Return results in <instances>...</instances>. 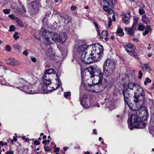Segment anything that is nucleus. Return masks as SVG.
<instances>
[{"label":"nucleus","mask_w":154,"mask_h":154,"mask_svg":"<svg viewBox=\"0 0 154 154\" xmlns=\"http://www.w3.org/2000/svg\"><path fill=\"white\" fill-rule=\"evenodd\" d=\"M86 50L93 58L91 61L96 62L101 59L103 51L102 45L99 44H93L87 46Z\"/></svg>","instance_id":"1"},{"label":"nucleus","mask_w":154,"mask_h":154,"mask_svg":"<svg viewBox=\"0 0 154 154\" xmlns=\"http://www.w3.org/2000/svg\"><path fill=\"white\" fill-rule=\"evenodd\" d=\"M134 91L135 95L139 92L140 93L144 91L137 84L134 82H131L125 86L123 89V94L124 100L126 103H128V99L130 97V94L129 92V90Z\"/></svg>","instance_id":"2"},{"label":"nucleus","mask_w":154,"mask_h":154,"mask_svg":"<svg viewBox=\"0 0 154 154\" xmlns=\"http://www.w3.org/2000/svg\"><path fill=\"white\" fill-rule=\"evenodd\" d=\"M128 126L129 129L132 130L134 128H143L146 126L145 122L141 117L137 115H131L128 119Z\"/></svg>","instance_id":"3"},{"label":"nucleus","mask_w":154,"mask_h":154,"mask_svg":"<svg viewBox=\"0 0 154 154\" xmlns=\"http://www.w3.org/2000/svg\"><path fill=\"white\" fill-rule=\"evenodd\" d=\"M134 101L135 103V106L133 105L131 106L128 105V103H127L131 109L133 111L138 110H141L142 109H143V107H146L143 105L145 97L144 91L142 92L141 93H139V94L137 97L136 95H134Z\"/></svg>","instance_id":"4"},{"label":"nucleus","mask_w":154,"mask_h":154,"mask_svg":"<svg viewBox=\"0 0 154 154\" xmlns=\"http://www.w3.org/2000/svg\"><path fill=\"white\" fill-rule=\"evenodd\" d=\"M43 81V87L42 89L44 93H48L50 92H52L55 90L57 89L60 86V83L58 82V84L54 87V84H52L51 80L49 78H47V76L44 75ZM38 93H43L42 91L39 92Z\"/></svg>","instance_id":"5"},{"label":"nucleus","mask_w":154,"mask_h":154,"mask_svg":"<svg viewBox=\"0 0 154 154\" xmlns=\"http://www.w3.org/2000/svg\"><path fill=\"white\" fill-rule=\"evenodd\" d=\"M115 67L114 61L110 59H107L103 65V75L108 77L110 76L113 73Z\"/></svg>","instance_id":"6"},{"label":"nucleus","mask_w":154,"mask_h":154,"mask_svg":"<svg viewBox=\"0 0 154 154\" xmlns=\"http://www.w3.org/2000/svg\"><path fill=\"white\" fill-rule=\"evenodd\" d=\"M20 83L21 86L20 87L21 88H20V89L28 94H34V93L32 92V89H31V86L29 83L27 82L26 80L21 79L20 80ZM17 88L19 89L18 87Z\"/></svg>","instance_id":"7"},{"label":"nucleus","mask_w":154,"mask_h":154,"mask_svg":"<svg viewBox=\"0 0 154 154\" xmlns=\"http://www.w3.org/2000/svg\"><path fill=\"white\" fill-rule=\"evenodd\" d=\"M39 34L43 37L45 39V44L48 45H51V42L50 40V35H51V32L48 31L47 30L42 27L40 30Z\"/></svg>","instance_id":"8"},{"label":"nucleus","mask_w":154,"mask_h":154,"mask_svg":"<svg viewBox=\"0 0 154 154\" xmlns=\"http://www.w3.org/2000/svg\"><path fill=\"white\" fill-rule=\"evenodd\" d=\"M97 72L98 73V75H93V73L90 72L91 75V76L92 78L93 77V79H92V82L93 84H97L98 83H101V82L103 80V74L98 69L97 71Z\"/></svg>","instance_id":"9"},{"label":"nucleus","mask_w":154,"mask_h":154,"mask_svg":"<svg viewBox=\"0 0 154 154\" xmlns=\"http://www.w3.org/2000/svg\"><path fill=\"white\" fill-rule=\"evenodd\" d=\"M77 51L79 53L84 52V51H88L86 49L87 46L86 42L85 41L79 40L77 42Z\"/></svg>","instance_id":"10"},{"label":"nucleus","mask_w":154,"mask_h":154,"mask_svg":"<svg viewBox=\"0 0 154 154\" xmlns=\"http://www.w3.org/2000/svg\"><path fill=\"white\" fill-rule=\"evenodd\" d=\"M88 51H84L83 52L82 54L81 58L82 61L84 63L86 64H89L94 62V61H92L91 59L93 60V58L89 55V56H86V55L87 54Z\"/></svg>","instance_id":"11"},{"label":"nucleus","mask_w":154,"mask_h":154,"mask_svg":"<svg viewBox=\"0 0 154 154\" xmlns=\"http://www.w3.org/2000/svg\"><path fill=\"white\" fill-rule=\"evenodd\" d=\"M101 83H98L95 84L94 92L98 93L101 91L106 87V84L105 80H103L101 82Z\"/></svg>","instance_id":"12"},{"label":"nucleus","mask_w":154,"mask_h":154,"mask_svg":"<svg viewBox=\"0 0 154 154\" xmlns=\"http://www.w3.org/2000/svg\"><path fill=\"white\" fill-rule=\"evenodd\" d=\"M51 35H50V40L51 41V44H53V42H59L60 41L58 39L59 35L56 33L51 32Z\"/></svg>","instance_id":"13"},{"label":"nucleus","mask_w":154,"mask_h":154,"mask_svg":"<svg viewBox=\"0 0 154 154\" xmlns=\"http://www.w3.org/2000/svg\"><path fill=\"white\" fill-rule=\"evenodd\" d=\"M67 35L66 33H61L59 35L58 39L60 40L59 42L64 43L67 38Z\"/></svg>","instance_id":"14"},{"label":"nucleus","mask_w":154,"mask_h":154,"mask_svg":"<svg viewBox=\"0 0 154 154\" xmlns=\"http://www.w3.org/2000/svg\"><path fill=\"white\" fill-rule=\"evenodd\" d=\"M31 6L33 7V8L34 9L35 13H37L38 12L39 10L41 7L40 4L37 2H33L31 4Z\"/></svg>","instance_id":"15"},{"label":"nucleus","mask_w":154,"mask_h":154,"mask_svg":"<svg viewBox=\"0 0 154 154\" xmlns=\"http://www.w3.org/2000/svg\"><path fill=\"white\" fill-rule=\"evenodd\" d=\"M136 28L132 26L131 28L125 27V31L127 32L128 34L131 35H134V30L136 29Z\"/></svg>","instance_id":"16"},{"label":"nucleus","mask_w":154,"mask_h":154,"mask_svg":"<svg viewBox=\"0 0 154 154\" xmlns=\"http://www.w3.org/2000/svg\"><path fill=\"white\" fill-rule=\"evenodd\" d=\"M141 110L142 111L141 112H142L143 113V116H142L143 118L145 119L144 121H146L149 115L148 111L146 107H143V109H142ZM141 114H142V113H141Z\"/></svg>","instance_id":"17"},{"label":"nucleus","mask_w":154,"mask_h":154,"mask_svg":"<svg viewBox=\"0 0 154 154\" xmlns=\"http://www.w3.org/2000/svg\"><path fill=\"white\" fill-rule=\"evenodd\" d=\"M85 97L83 98L82 100L80 101V103L82 105L84 108H88L90 106V104L88 102L87 100L86 101H85Z\"/></svg>","instance_id":"18"},{"label":"nucleus","mask_w":154,"mask_h":154,"mask_svg":"<svg viewBox=\"0 0 154 154\" xmlns=\"http://www.w3.org/2000/svg\"><path fill=\"white\" fill-rule=\"evenodd\" d=\"M56 74V72L52 69H47L44 73V75L47 76V75H51V74Z\"/></svg>","instance_id":"19"},{"label":"nucleus","mask_w":154,"mask_h":154,"mask_svg":"<svg viewBox=\"0 0 154 154\" xmlns=\"http://www.w3.org/2000/svg\"><path fill=\"white\" fill-rule=\"evenodd\" d=\"M7 63L8 64L14 66L17 64V61L14 59L11 58L8 60L7 61Z\"/></svg>","instance_id":"20"},{"label":"nucleus","mask_w":154,"mask_h":154,"mask_svg":"<svg viewBox=\"0 0 154 154\" xmlns=\"http://www.w3.org/2000/svg\"><path fill=\"white\" fill-rule=\"evenodd\" d=\"M125 51L130 55L133 56L136 58H137L138 57L137 55V54L135 52L132 51H130L127 48L125 49Z\"/></svg>","instance_id":"21"},{"label":"nucleus","mask_w":154,"mask_h":154,"mask_svg":"<svg viewBox=\"0 0 154 154\" xmlns=\"http://www.w3.org/2000/svg\"><path fill=\"white\" fill-rule=\"evenodd\" d=\"M95 84H93V85H91L88 84L87 86L86 89L89 91L94 92V89Z\"/></svg>","instance_id":"22"},{"label":"nucleus","mask_w":154,"mask_h":154,"mask_svg":"<svg viewBox=\"0 0 154 154\" xmlns=\"http://www.w3.org/2000/svg\"><path fill=\"white\" fill-rule=\"evenodd\" d=\"M142 20L144 23L146 24L149 23L150 22V20L145 15L142 16Z\"/></svg>","instance_id":"23"},{"label":"nucleus","mask_w":154,"mask_h":154,"mask_svg":"<svg viewBox=\"0 0 154 154\" xmlns=\"http://www.w3.org/2000/svg\"><path fill=\"white\" fill-rule=\"evenodd\" d=\"M103 9L105 11L107 12L110 14H112L114 12L113 10L106 5L103 7Z\"/></svg>","instance_id":"24"},{"label":"nucleus","mask_w":154,"mask_h":154,"mask_svg":"<svg viewBox=\"0 0 154 154\" xmlns=\"http://www.w3.org/2000/svg\"><path fill=\"white\" fill-rule=\"evenodd\" d=\"M125 46L131 50H135L136 49V47L134 45L128 43Z\"/></svg>","instance_id":"25"},{"label":"nucleus","mask_w":154,"mask_h":154,"mask_svg":"<svg viewBox=\"0 0 154 154\" xmlns=\"http://www.w3.org/2000/svg\"><path fill=\"white\" fill-rule=\"evenodd\" d=\"M116 34L118 36H123L124 35V33L123 30L122 29H118L116 31Z\"/></svg>","instance_id":"26"},{"label":"nucleus","mask_w":154,"mask_h":154,"mask_svg":"<svg viewBox=\"0 0 154 154\" xmlns=\"http://www.w3.org/2000/svg\"><path fill=\"white\" fill-rule=\"evenodd\" d=\"M129 19V16H127L126 15H125V16L122 18L123 21L126 24H128V20Z\"/></svg>","instance_id":"27"},{"label":"nucleus","mask_w":154,"mask_h":154,"mask_svg":"<svg viewBox=\"0 0 154 154\" xmlns=\"http://www.w3.org/2000/svg\"><path fill=\"white\" fill-rule=\"evenodd\" d=\"M15 9H16V10H13L15 12L19 14H21L22 13V11L17 5L15 7Z\"/></svg>","instance_id":"28"},{"label":"nucleus","mask_w":154,"mask_h":154,"mask_svg":"<svg viewBox=\"0 0 154 154\" xmlns=\"http://www.w3.org/2000/svg\"><path fill=\"white\" fill-rule=\"evenodd\" d=\"M64 22L66 24L69 23L71 22V18L68 17H66L64 18Z\"/></svg>","instance_id":"29"},{"label":"nucleus","mask_w":154,"mask_h":154,"mask_svg":"<svg viewBox=\"0 0 154 154\" xmlns=\"http://www.w3.org/2000/svg\"><path fill=\"white\" fill-rule=\"evenodd\" d=\"M138 22V19L137 18H135L133 20V23L132 25V27H133L136 28Z\"/></svg>","instance_id":"30"},{"label":"nucleus","mask_w":154,"mask_h":154,"mask_svg":"<svg viewBox=\"0 0 154 154\" xmlns=\"http://www.w3.org/2000/svg\"><path fill=\"white\" fill-rule=\"evenodd\" d=\"M100 3L101 5L103 7L106 5V4H107L108 5H110V4H109V2H107L105 0H101L100 1Z\"/></svg>","instance_id":"31"},{"label":"nucleus","mask_w":154,"mask_h":154,"mask_svg":"<svg viewBox=\"0 0 154 154\" xmlns=\"http://www.w3.org/2000/svg\"><path fill=\"white\" fill-rule=\"evenodd\" d=\"M13 47L15 49L18 50L19 51H20L21 50V46L16 44H14L13 45Z\"/></svg>","instance_id":"32"},{"label":"nucleus","mask_w":154,"mask_h":154,"mask_svg":"<svg viewBox=\"0 0 154 154\" xmlns=\"http://www.w3.org/2000/svg\"><path fill=\"white\" fill-rule=\"evenodd\" d=\"M94 26H95V27L97 28V29H96V31L97 32V34H98V35H100V32L99 31V29H98L99 27L97 24V23H96L95 22H94Z\"/></svg>","instance_id":"33"},{"label":"nucleus","mask_w":154,"mask_h":154,"mask_svg":"<svg viewBox=\"0 0 154 154\" xmlns=\"http://www.w3.org/2000/svg\"><path fill=\"white\" fill-rule=\"evenodd\" d=\"M142 69L143 70H146L149 69V66L147 64H144L143 66Z\"/></svg>","instance_id":"34"},{"label":"nucleus","mask_w":154,"mask_h":154,"mask_svg":"<svg viewBox=\"0 0 154 154\" xmlns=\"http://www.w3.org/2000/svg\"><path fill=\"white\" fill-rule=\"evenodd\" d=\"M151 81V80L148 77L146 78L144 82V84L145 85H146L148 83H150Z\"/></svg>","instance_id":"35"},{"label":"nucleus","mask_w":154,"mask_h":154,"mask_svg":"<svg viewBox=\"0 0 154 154\" xmlns=\"http://www.w3.org/2000/svg\"><path fill=\"white\" fill-rule=\"evenodd\" d=\"M13 37L16 40L18 38H19V36L18 35V33L17 32H15L13 35Z\"/></svg>","instance_id":"36"},{"label":"nucleus","mask_w":154,"mask_h":154,"mask_svg":"<svg viewBox=\"0 0 154 154\" xmlns=\"http://www.w3.org/2000/svg\"><path fill=\"white\" fill-rule=\"evenodd\" d=\"M10 10L9 9H6L3 10V12L6 14H8L10 13Z\"/></svg>","instance_id":"37"},{"label":"nucleus","mask_w":154,"mask_h":154,"mask_svg":"<svg viewBox=\"0 0 154 154\" xmlns=\"http://www.w3.org/2000/svg\"><path fill=\"white\" fill-rule=\"evenodd\" d=\"M108 35V32L107 31L103 30L102 32V35L104 36H107Z\"/></svg>","instance_id":"38"},{"label":"nucleus","mask_w":154,"mask_h":154,"mask_svg":"<svg viewBox=\"0 0 154 154\" xmlns=\"http://www.w3.org/2000/svg\"><path fill=\"white\" fill-rule=\"evenodd\" d=\"M69 96H70V92H65L64 93V96L65 98H67Z\"/></svg>","instance_id":"39"},{"label":"nucleus","mask_w":154,"mask_h":154,"mask_svg":"<svg viewBox=\"0 0 154 154\" xmlns=\"http://www.w3.org/2000/svg\"><path fill=\"white\" fill-rule=\"evenodd\" d=\"M16 6H17V5H16V4H15L14 2H13L12 3H11V8L13 9V10H16V9H15V8Z\"/></svg>","instance_id":"40"},{"label":"nucleus","mask_w":154,"mask_h":154,"mask_svg":"<svg viewBox=\"0 0 154 154\" xmlns=\"http://www.w3.org/2000/svg\"><path fill=\"white\" fill-rule=\"evenodd\" d=\"M139 12L140 14L142 15L145 13V11L143 8H140L139 10Z\"/></svg>","instance_id":"41"},{"label":"nucleus","mask_w":154,"mask_h":154,"mask_svg":"<svg viewBox=\"0 0 154 154\" xmlns=\"http://www.w3.org/2000/svg\"><path fill=\"white\" fill-rule=\"evenodd\" d=\"M138 28L139 30L142 31L144 29V26L142 25H139L138 26Z\"/></svg>","instance_id":"42"},{"label":"nucleus","mask_w":154,"mask_h":154,"mask_svg":"<svg viewBox=\"0 0 154 154\" xmlns=\"http://www.w3.org/2000/svg\"><path fill=\"white\" fill-rule=\"evenodd\" d=\"M14 26L11 25L10 27V29L9 30V31L10 32H12L14 30Z\"/></svg>","instance_id":"43"},{"label":"nucleus","mask_w":154,"mask_h":154,"mask_svg":"<svg viewBox=\"0 0 154 154\" xmlns=\"http://www.w3.org/2000/svg\"><path fill=\"white\" fill-rule=\"evenodd\" d=\"M5 49L6 51L9 52L11 51V48L10 46L7 45L5 47Z\"/></svg>","instance_id":"44"},{"label":"nucleus","mask_w":154,"mask_h":154,"mask_svg":"<svg viewBox=\"0 0 154 154\" xmlns=\"http://www.w3.org/2000/svg\"><path fill=\"white\" fill-rule=\"evenodd\" d=\"M142 75L143 73H142L141 71V70L139 71L138 78L139 79H141L142 78Z\"/></svg>","instance_id":"45"},{"label":"nucleus","mask_w":154,"mask_h":154,"mask_svg":"<svg viewBox=\"0 0 154 154\" xmlns=\"http://www.w3.org/2000/svg\"><path fill=\"white\" fill-rule=\"evenodd\" d=\"M112 21L111 20V18H110L109 19V22L108 24V26L109 27L111 26L112 25Z\"/></svg>","instance_id":"46"},{"label":"nucleus","mask_w":154,"mask_h":154,"mask_svg":"<svg viewBox=\"0 0 154 154\" xmlns=\"http://www.w3.org/2000/svg\"><path fill=\"white\" fill-rule=\"evenodd\" d=\"M34 144L36 145H38L40 144V143L39 141H38V140H35L34 142Z\"/></svg>","instance_id":"47"},{"label":"nucleus","mask_w":154,"mask_h":154,"mask_svg":"<svg viewBox=\"0 0 154 154\" xmlns=\"http://www.w3.org/2000/svg\"><path fill=\"white\" fill-rule=\"evenodd\" d=\"M9 17L11 19H14L15 18L14 15L13 14H9L8 15Z\"/></svg>","instance_id":"48"},{"label":"nucleus","mask_w":154,"mask_h":154,"mask_svg":"<svg viewBox=\"0 0 154 154\" xmlns=\"http://www.w3.org/2000/svg\"><path fill=\"white\" fill-rule=\"evenodd\" d=\"M23 54L25 55L26 56H27L28 54L27 50L24 51L23 53Z\"/></svg>","instance_id":"49"},{"label":"nucleus","mask_w":154,"mask_h":154,"mask_svg":"<svg viewBox=\"0 0 154 154\" xmlns=\"http://www.w3.org/2000/svg\"><path fill=\"white\" fill-rule=\"evenodd\" d=\"M149 32L148 30H146L145 32L143 33V35L144 36L146 34L148 33Z\"/></svg>","instance_id":"50"},{"label":"nucleus","mask_w":154,"mask_h":154,"mask_svg":"<svg viewBox=\"0 0 154 154\" xmlns=\"http://www.w3.org/2000/svg\"><path fill=\"white\" fill-rule=\"evenodd\" d=\"M71 10L72 11H74L76 9V7L74 6H72L70 8Z\"/></svg>","instance_id":"51"},{"label":"nucleus","mask_w":154,"mask_h":154,"mask_svg":"<svg viewBox=\"0 0 154 154\" xmlns=\"http://www.w3.org/2000/svg\"><path fill=\"white\" fill-rule=\"evenodd\" d=\"M52 49L51 48L49 50H48V51L47 53L49 54L50 55H52V53L51 52H52Z\"/></svg>","instance_id":"52"},{"label":"nucleus","mask_w":154,"mask_h":154,"mask_svg":"<svg viewBox=\"0 0 154 154\" xmlns=\"http://www.w3.org/2000/svg\"><path fill=\"white\" fill-rule=\"evenodd\" d=\"M59 150H60L59 148L58 147L55 148L54 151L55 152H58L59 151Z\"/></svg>","instance_id":"53"},{"label":"nucleus","mask_w":154,"mask_h":154,"mask_svg":"<svg viewBox=\"0 0 154 154\" xmlns=\"http://www.w3.org/2000/svg\"><path fill=\"white\" fill-rule=\"evenodd\" d=\"M115 15L114 14H113L112 15V20L113 21H116V18H115Z\"/></svg>","instance_id":"54"},{"label":"nucleus","mask_w":154,"mask_h":154,"mask_svg":"<svg viewBox=\"0 0 154 154\" xmlns=\"http://www.w3.org/2000/svg\"><path fill=\"white\" fill-rule=\"evenodd\" d=\"M31 60L34 62H35L36 61V58L35 57L32 58L31 59Z\"/></svg>","instance_id":"55"},{"label":"nucleus","mask_w":154,"mask_h":154,"mask_svg":"<svg viewBox=\"0 0 154 154\" xmlns=\"http://www.w3.org/2000/svg\"><path fill=\"white\" fill-rule=\"evenodd\" d=\"M22 11H23V12H26V10L25 8V7H24V6H23V5H22Z\"/></svg>","instance_id":"56"},{"label":"nucleus","mask_w":154,"mask_h":154,"mask_svg":"<svg viewBox=\"0 0 154 154\" xmlns=\"http://www.w3.org/2000/svg\"><path fill=\"white\" fill-rule=\"evenodd\" d=\"M7 152L9 154H14L13 151L11 150L10 151L8 152Z\"/></svg>","instance_id":"57"},{"label":"nucleus","mask_w":154,"mask_h":154,"mask_svg":"<svg viewBox=\"0 0 154 154\" xmlns=\"http://www.w3.org/2000/svg\"><path fill=\"white\" fill-rule=\"evenodd\" d=\"M96 129H94L93 130V131L94 132V134L95 135H97V132H96Z\"/></svg>","instance_id":"58"},{"label":"nucleus","mask_w":154,"mask_h":154,"mask_svg":"<svg viewBox=\"0 0 154 154\" xmlns=\"http://www.w3.org/2000/svg\"><path fill=\"white\" fill-rule=\"evenodd\" d=\"M151 45L150 44H149V45H148V50H150L151 49Z\"/></svg>","instance_id":"59"},{"label":"nucleus","mask_w":154,"mask_h":154,"mask_svg":"<svg viewBox=\"0 0 154 154\" xmlns=\"http://www.w3.org/2000/svg\"><path fill=\"white\" fill-rule=\"evenodd\" d=\"M0 145H2V146L4 145L3 142L2 141H0Z\"/></svg>","instance_id":"60"},{"label":"nucleus","mask_w":154,"mask_h":154,"mask_svg":"<svg viewBox=\"0 0 154 154\" xmlns=\"http://www.w3.org/2000/svg\"><path fill=\"white\" fill-rule=\"evenodd\" d=\"M44 148L45 150V151H48V147L46 148V146H45L44 147Z\"/></svg>","instance_id":"61"},{"label":"nucleus","mask_w":154,"mask_h":154,"mask_svg":"<svg viewBox=\"0 0 154 154\" xmlns=\"http://www.w3.org/2000/svg\"><path fill=\"white\" fill-rule=\"evenodd\" d=\"M134 41L136 42H138V39L137 38H135L134 39H133Z\"/></svg>","instance_id":"62"},{"label":"nucleus","mask_w":154,"mask_h":154,"mask_svg":"<svg viewBox=\"0 0 154 154\" xmlns=\"http://www.w3.org/2000/svg\"><path fill=\"white\" fill-rule=\"evenodd\" d=\"M47 142V141H46V140H44L42 141V143L44 144H45Z\"/></svg>","instance_id":"63"},{"label":"nucleus","mask_w":154,"mask_h":154,"mask_svg":"<svg viewBox=\"0 0 154 154\" xmlns=\"http://www.w3.org/2000/svg\"><path fill=\"white\" fill-rule=\"evenodd\" d=\"M152 55V53H150L149 54H148L147 55V56L148 57H150Z\"/></svg>","instance_id":"64"}]
</instances>
